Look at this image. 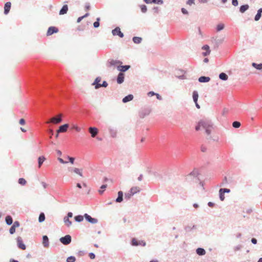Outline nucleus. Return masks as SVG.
<instances>
[{
    "label": "nucleus",
    "instance_id": "obj_51",
    "mask_svg": "<svg viewBox=\"0 0 262 262\" xmlns=\"http://www.w3.org/2000/svg\"><path fill=\"white\" fill-rule=\"evenodd\" d=\"M242 246L240 245H237L236 246H235L234 247V251H238L239 250H241V249L242 248Z\"/></svg>",
    "mask_w": 262,
    "mask_h": 262
},
{
    "label": "nucleus",
    "instance_id": "obj_24",
    "mask_svg": "<svg viewBox=\"0 0 262 262\" xmlns=\"http://www.w3.org/2000/svg\"><path fill=\"white\" fill-rule=\"evenodd\" d=\"M196 253L200 256H203L206 254V251L204 248H198L196 250Z\"/></svg>",
    "mask_w": 262,
    "mask_h": 262
},
{
    "label": "nucleus",
    "instance_id": "obj_19",
    "mask_svg": "<svg viewBox=\"0 0 262 262\" xmlns=\"http://www.w3.org/2000/svg\"><path fill=\"white\" fill-rule=\"evenodd\" d=\"M134 96L132 94H129L123 98L122 102L124 103H127L132 100Z\"/></svg>",
    "mask_w": 262,
    "mask_h": 262
},
{
    "label": "nucleus",
    "instance_id": "obj_36",
    "mask_svg": "<svg viewBox=\"0 0 262 262\" xmlns=\"http://www.w3.org/2000/svg\"><path fill=\"white\" fill-rule=\"evenodd\" d=\"M63 221L66 225L68 227H70L72 225V222L69 220V218H68L66 216L64 217Z\"/></svg>",
    "mask_w": 262,
    "mask_h": 262
},
{
    "label": "nucleus",
    "instance_id": "obj_8",
    "mask_svg": "<svg viewBox=\"0 0 262 262\" xmlns=\"http://www.w3.org/2000/svg\"><path fill=\"white\" fill-rule=\"evenodd\" d=\"M134 189H137V187H133L130 189V191L128 192L125 194V199L126 200H128L130 199V198L135 194V192H133Z\"/></svg>",
    "mask_w": 262,
    "mask_h": 262
},
{
    "label": "nucleus",
    "instance_id": "obj_30",
    "mask_svg": "<svg viewBox=\"0 0 262 262\" xmlns=\"http://www.w3.org/2000/svg\"><path fill=\"white\" fill-rule=\"evenodd\" d=\"M69 170H73L75 173L78 174L81 177H82L81 170H80V169L77 168H71L70 169H69Z\"/></svg>",
    "mask_w": 262,
    "mask_h": 262
},
{
    "label": "nucleus",
    "instance_id": "obj_7",
    "mask_svg": "<svg viewBox=\"0 0 262 262\" xmlns=\"http://www.w3.org/2000/svg\"><path fill=\"white\" fill-rule=\"evenodd\" d=\"M58 32V29L57 27L54 26L50 27L47 31V35L50 36L54 33H57Z\"/></svg>",
    "mask_w": 262,
    "mask_h": 262
},
{
    "label": "nucleus",
    "instance_id": "obj_37",
    "mask_svg": "<svg viewBox=\"0 0 262 262\" xmlns=\"http://www.w3.org/2000/svg\"><path fill=\"white\" fill-rule=\"evenodd\" d=\"M46 217L44 213L41 212L39 214V217H38V222L39 223L43 222L45 220Z\"/></svg>",
    "mask_w": 262,
    "mask_h": 262
},
{
    "label": "nucleus",
    "instance_id": "obj_21",
    "mask_svg": "<svg viewBox=\"0 0 262 262\" xmlns=\"http://www.w3.org/2000/svg\"><path fill=\"white\" fill-rule=\"evenodd\" d=\"M11 4L10 2H7L4 6V13L7 14L10 10Z\"/></svg>",
    "mask_w": 262,
    "mask_h": 262
},
{
    "label": "nucleus",
    "instance_id": "obj_5",
    "mask_svg": "<svg viewBox=\"0 0 262 262\" xmlns=\"http://www.w3.org/2000/svg\"><path fill=\"white\" fill-rule=\"evenodd\" d=\"M131 244L134 246H145L146 245V243L144 241H138L135 238H133L132 240Z\"/></svg>",
    "mask_w": 262,
    "mask_h": 262
},
{
    "label": "nucleus",
    "instance_id": "obj_40",
    "mask_svg": "<svg viewBox=\"0 0 262 262\" xmlns=\"http://www.w3.org/2000/svg\"><path fill=\"white\" fill-rule=\"evenodd\" d=\"M225 193H224L223 191H222L221 189L219 190V198L221 201H223L225 200Z\"/></svg>",
    "mask_w": 262,
    "mask_h": 262
},
{
    "label": "nucleus",
    "instance_id": "obj_52",
    "mask_svg": "<svg viewBox=\"0 0 262 262\" xmlns=\"http://www.w3.org/2000/svg\"><path fill=\"white\" fill-rule=\"evenodd\" d=\"M221 190H222V191L224 192V193H229L231 191L230 189L226 188H221Z\"/></svg>",
    "mask_w": 262,
    "mask_h": 262
},
{
    "label": "nucleus",
    "instance_id": "obj_38",
    "mask_svg": "<svg viewBox=\"0 0 262 262\" xmlns=\"http://www.w3.org/2000/svg\"><path fill=\"white\" fill-rule=\"evenodd\" d=\"M83 217L84 216L81 215H78L74 217V219L77 222H81L83 220Z\"/></svg>",
    "mask_w": 262,
    "mask_h": 262
},
{
    "label": "nucleus",
    "instance_id": "obj_18",
    "mask_svg": "<svg viewBox=\"0 0 262 262\" xmlns=\"http://www.w3.org/2000/svg\"><path fill=\"white\" fill-rule=\"evenodd\" d=\"M42 244L45 247H48L49 246V238L47 235H43L42 236Z\"/></svg>",
    "mask_w": 262,
    "mask_h": 262
},
{
    "label": "nucleus",
    "instance_id": "obj_14",
    "mask_svg": "<svg viewBox=\"0 0 262 262\" xmlns=\"http://www.w3.org/2000/svg\"><path fill=\"white\" fill-rule=\"evenodd\" d=\"M62 121L61 115L54 117L51 119V121L54 124H58L61 122Z\"/></svg>",
    "mask_w": 262,
    "mask_h": 262
},
{
    "label": "nucleus",
    "instance_id": "obj_25",
    "mask_svg": "<svg viewBox=\"0 0 262 262\" xmlns=\"http://www.w3.org/2000/svg\"><path fill=\"white\" fill-rule=\"evenodd\" d=\"M261 13H262V8H261L258 10L257 14L255 16L254 20L255 21H258L260 19V18L261 16Z\"/></svg>",
    "mask_w": 262,
    "mask_h": 262
},
{
    "label": "nucleus",
    "instance_id": "obj_44",
    "mask_svg": "<svg viewBox=\"0 0 262 262\" xmlns=\"http://www.w3.org/2000/svg\"><path fill=\"white\" fill-rule=\"evenodd\" d=\"M99 21H100V18L99 17L97 18L96 21H95L93 24V26H94V28H97L99 27V26L100 25Z\"/></svg>",
    "mask_w": 262,
    "mask_h": 262
},
{
    "label": "nucleus",
    "instance_id": "obj_34",
    "mask_svg": "<svg viewBox=\"0 0 262 262\" xmlns=\"http://www.w3.org/2000/svg\"><path fill=\"white\" fill-rule=\"evenodd\" d=\"M180 72L182 74L181 75L177 76L176 77L179 79H186V77L184 75L185 72L184 70H180Z\"/></svg>",
    "mask_w": 262,
    "mask_h": 262
},
{
    "label": "nucleus",
    "instance_id": "obj_63",
    "mask_svg": "<svg viewBox=\"0 0 262 262\" xmlns=\"http://www.w3.org/2000/svg\"><path fill=\"white\" fill-rule=\"evenodd\" d=\"M156 94V93H155L153 91H150V92H149L148 93H147V95L149 97H151L152 96H154Z\"/></svg>",
    "mask_w": 262,
    "mask_h": 262
},
{
    "label": "nucleus",
    "instance_id": "obj_54",
    "mask_svg": "<svg viewBox=\"0 0 262 262\" xmlns=\"http://www.w3.org/2000/svg\"><path fill=\"white\" fill-rule=\"evenodd\" d=\"M20 225L19 222L18 221H15L12 225V226L15 228L19 227Z\"/></svg>",
    "mask_w": 262,
    "mask_h": 262
},
{
    "label": "nucleus",
    "instance_id": "obj_50",
    "mask_svg": "<svg viewBox=\"0 0 262 262\" xmlns=\"http://www.w3.org/2000/svg\"><path fill=\"white\" fill-rule=\"evenodd\" d=\"M100 88L101 87H104L106 88L108 85V83L106 81H103L102 83V84H100Z\"/></svg>",
    "mask_w": 262,
    "mask_h": 262
},
{
    "label": "nucleus",
    "instance_id": "obj_9",
    "mask_svg": "<svg viewBox=\"0 0 262 262\" xmlns=\"http://www.w3.org/2000/svg\"><path fill=\"white\" fill-rule=\"evenodd\" d=\"M89 132L91 135V136L93 138H94L96 137V136L98 133V130L96 127H90L89 129Z\"/></svg>",
    "mask_w": 262,
    "mask_h": 262
},
{
    "label": "nucleus",
    "instance_id": "obj_58",
    "mask_svg": "<svg viewBox=\"0 0 262 262\" xmlns=\"http://www.w3.org/2000/svg\"><path fill=\"white\" fill-rule=\"evenodd\" d=\"M186 4L188 5H192L194 4V0H188L186 2Z\"/></svg>",
    "mask_w": 262,
    "mask_h": 262
},
{
    "label": "nucleus",
    "instance_id": "obj_57",
    "mask_svg": "<svg viewBox=\"0 0 262 262\" xmlns=\"http://www.w3.org/2000/svg\"><path fill=\"white\" fill-rule=\"evenodd\" d=\"M72 128L76 130L77 132H79L80 131V128L78 126L75 125H74L72 127Z\"/></svg>",
    "mask_w": 262,
    "mask_h": 262
},
{
    "label": "nucleus",
    "instance_id": "obj_17",
    "mask_svg": "<svg viewBox=\"0 0 262 262\" xmlns=\"http://www.w3.org/2000/svg\"><path fill=\"white\" fill-rule=\"evenodd\" d=\"M144 2L146 4H157L159 5H162L163 4L162 0H144Z\"/></svg>",
    "mask_w": 262,
    "mask_h": 262
},
{
    "label": "nucleus",
    "instance_id": "obj_20",
    "mask_svg": "<svg viewBox=\"0 0 262 262\" xmlns=\"http://www.w3.org/2000/svg\"><path fill=\"white\" fill-rule=\"evenodd\" d=\"M198 80L201 83L208 82L210 80V78L203 76L199 77Z\"/></svg>",
    "mask_w": 262,
    "mask_h": 262
},
{
    "label": "nucleus",
    "instance_id": "obj_11",
    "mask_svg": "<svg viewBox=\"0 0 262 262\" xmlns=\"http://www.w3.org/2000/svg\"><path fill=\"white\" fill-rule=\"evenodd\" d=\"M202 49L206 51L205 52L202 53V55L204 56H207L210 54V50L209 46L208 45H204L202 47Z\"/></svg>",
    "mask_w": 262,
    "mask_h": 262
},
{
    "label": "nucleus",
    "instance_id": "obj_43",
    "mask_svg": "<svg viewBox=\"0 0 262 262\" xmlns=\"http://www.w3.org/2000/svg\"><path fill=\"white\" fill-rule=\"evenodd\" d=\"M120 28L119 27H116L114 29H113L112 31V33L114 36L117 35V34L120 30Z\"/></svg>",
    "mask_w": 262,
    "mask_h": 262
},
{
    "label": "nucleus",
    "instance_id": "obj_42",
    "mask_svg": "<svg viewBox=\"0 0 262 262\" xmlns=\"http://www.w3.org/2000/svg\"><path fill=\"white\" fill-rule=\"evenodd\" d=\"M240 126H241V123L238 121H235L232 123V126L234 128H238L240 127Z\"/></svg>",
    "mask_w": 262,
    "mask_h": 262
},
{
    "label": "nucleus",
    "instance_id": "obj_48",
    "mask_svg": "<svg viewBox=\"0 0 262 262\" xmlns=\"http://www.w3.org/2000/svg\"><path fill=\"white\" fill-rule=\"evenodd\" d=\"M142 12L145 13L147 11V7L145 5H142L140 6Z\"/></svg>",
    "mask_w": 262,
    "mask_h": 262
},
{
    "label": "nucleus",
    "instance_id": "obj_49",
    "mask_svg": "<svg viewBox=\"0 0 262 262\" xmlns=\"http://www.w3.org/2000/svg\"><path fill=\"white\" fill-rule=\"evenodd\" d=\"M15 227L12 226L10 229H9V232L11 234H13L15 232Z\"/></svg>",
    "mask_w": 262,
    "mask_h": 262
},
{
    "label": "nucleus",
    "instance_id": "obj_31",
    "mask_svg": "<svg viewBox=\"0 0 262 262\" xmlns=\"http://www.w3.org/2000/svg\"><path fill=\"white\" fill-rule=\"evenodd\" d=\"M142 39L140 37L135 36L133 38V41L135 43L139 44L141 42Z\"/></svg>",
    "mask_w": 262,
    "mask_h": 262
},
{
    "label": "nucleus",
    "instance_id": "obj_15",
    "mask_svg": "<svg viewBox=\"0 0 262 262\" xmlns=\"http://www.w3.org/2000/svg\"><path fill=\"white\" fill-rule=\"evenodd\" d=\"M130 68V66L129 65L119 66L117 67V70L123 73L127 71Z\"/></svg>",
    "mask_w": 262,
    "mask_h": 262
},
{
    "label": "nucleus",
    "instance_id": "obj_53",
    "mask_svg": "<svg viewBox=\"0 0 262 262\" xmlns=\"http://www.w3.org/2000/svg\"><path fill=\"white\" fill-rule=\"evenodd\" d=\"M68 159H69V162L71 164H73L74 163V160H75V158H74L71 157H70V156H68Z\"/></svg>",
    "mask_w": 262,
    "mask_h": 262
},
{
    "label": "nucleus",
    "instance_id": "obj_61",
    "mask_svg": "<svg viewBox=\"0 0 262 262\" xmlns=\"http://www.w3.org/2000/svg\"><path fill=\"white\" fill-rule=\"evenodd\" d=\"M232 4L234 6H237L238 4L237 0H232Z\"/></svg>",
    "mask_w": 262,
    "mask_h": 262
},
{
    "label": "nucleus",
    "instance_id": "obj_23",
    "mask_svg": "<svg viewBox=\"0 0 262 262\" xmlns=\"http://www.w3.org/2000/svg\"><path fill=\"white\" fill-rule=\"evenodd\" d=\"M68 10V6L67 5H64L59 11L60 15H63L67 13Z\"/></svg>",
    "mask_w": 262,
    "mask_h": 262
},
{
    "label": "nucleus",
    "instance_id": "obj_60",
    "mask_svg": "<svg viewBox=\"0 0 262 262\" xmlns=\"http://www.w3.org/2000/svg\"><path fill=\"white\" fill-rule=\"evenodd\" d=\"M181 12L184 14H188V11L186 9H185L184 8H182L181 9Z\"/></svg>",
    "mask_w": 262,
    "mask_h": 262
},
{
    "label": "nucleus",
    "instance_id": "obj_4",
    "mask_svg": "<svg viewBox=\"0 0 262 262\" xmlns=\"http://www.w3.org/2000/svg\"><path fill=\"white\" fill-rule=\"evenodd\" d=\"M17 242V246L18 248L21 250H25L26 249V246L25 244L24 243L21 237L18 236L16 238Z\"/></svg>",
    "mask_w": 262,
    "mask_h": 262
},
{
    "label": "nucleus",
    "instance_id": "obj_16",
    "mask_svg": "<svg viewBox=\"0 0 262 262\" xmlns=\"http://www.w3.org/2000/svg\"><path fill=\"white\" fill-rule=\"evenodd\" d=\"M101 78L100 77H97L94 80L92 85H95V89H98L100 88L99 82L101 81Z\"/></svg>",
    "mask_w": 262,
    "mask_h": 262
},
{
    "label": "nucleus",
    "instance_id": "obj_62",
    "mask_svg": "<svg viewBox=\"0 0 262 262\" xmlns=\"http://www.w3.org/2000/svg\"><path fill=\"white\" fill-rule=\"evenodd\" d=\"M117 35L119 36L121 38H122L124 36L123 33L120 30L119 31V32L117 34Z\"/></svg>",
    "mask_w": 262,
    "mask_h": 262
},
{
    "label": "nucleus",
    "instance_id": "obj_47",
    "mask_svg": "<svg viewBox=\"0 0 262 262\" xmlns=\"http://www.w3.org/2000/svg\"><path fill=\"white\" fill-rule=\"evenodd\" d=\"M107 185L106 184H103L102 185L100 188L102 190H99V192L100 194H102L104 191V189L106 188Z\"/></svg>",
    "mask_w": 262,
    "mask_h": 262
},
{
    "label": "nucleus",
    "instance_id": "obj_12",
    "mask_svg": "<svg viewBox=\"0 0 262 262\" xmlns=\"http://www.w3.org/2000/svg\"><path fill=\"white\" fill-rule=\"evenodd\" d=\"M122 62L120 60L111 59L107 61L108 67L115 66L117 64H121Z\"/></svg>",
    "mask_w": 262,
    "mask_h": 262
},
{
    "label": "nucleus",
    "instance_id": "obj_10",
    "mask_svg": "<svg viewBox=\"0 0 262 262\" xmlns=\"http://www.w3.org/2000/svg\"><path fill=\"white\" fill-rule=\"evenodd\" d=\"M69 125L68 124H64L59 126L58 129L57 130L58 133H64L67 132Z\"/></svg>",
    "mask_w": 262,
    "mask_h": 262
},
{
    "label": "nucleus",
    "instance_id": "obj_3",
    "mask_svg": "<svg viewBox=\"0 0 262 262\" xmlns=\"http://www.w3.org/2000/svg\"><path fill=\"white\" fill-rule=\"evenodd\" d=\"M151 109L150 108H142L139 113V116L140 118H144L146 116L149 115Z\"/></svg>",
    "mask_w": 262,
    "mask_h": 262
},
{
    "label": "nucleus",
    "instance_id": "obj_27",
    "mask_svg": "<svg viewBox=\"0 0 262 262\" xmlns=\"http://www.w3.org/2000/svg\"><path fill=\"white\" fill-rule=\"evenodd\" d=\"M46 158L43 156H40L38 158V167L40 168L42 164H43V162L45 161Z\"/></svg>",
    "mask_w": 262,
    "mask_h": 262
},
{
    "label": "nucleus",
    "instance_id": "obj_28",
    "mask_svg": "<svg viewBox=\"0 0 262 262\" xmlns=\"http://www.w3.org/2000/svg\"><path fill=\"white\" fill-rule=\"evenodd\" d=\"M219 78L222 80L226 81L228 79V75L225 73H221L219 74Z\"/></svg>",
    "mask_w": 262,
    "mask_h": 262
},
{
    "label": "nucleus",
    "instance_id": "obj_55",
    "mask_svg": "<svg viewBox=\"0 0 262 262\" xmlns=\"http://www.w3.org/2000/svg\"><path fill=\"white\" fill-rule=\"evenodd\" d=\"M184 229L186 232H190L192 229V228L191 226H187Z\"/></svg>",
    "mask_w": 262,
    "mask_h": 262
},
{
    "label": "nucleus",
    "instance_id": "obj_26",
    "mask_svg": "<svg viewBox=\"0 0 262 262\" xmlns=\"http://www.w3.org/2000/svg\"><path fill=\"white\" fill-rule=\"evenodd\" d=\"M249 6L248 4L242 5L239 7V11L242 13H244L249 9Z\"/></svg>",
    "mask_w": 262,
    "mask_h": 262
},
{
    "label": "nucleus",
    "instance_id": "obj_22",
    "mask_svg": "<svg viewBox=\"0 0 262 262\" xmlns=\"http://www.w3.org/2000/svg\"><path fill=\"white\" fill-rule=\"evenodd\" d=\"M123 193L122 191H119L118 193V197L115 200L117 203H121L123 201Z\"/></svg>",
    "mask_w": 262,
    "mask_h": 262
},
{
    "label": "nucleus",
    "instance_id": "obj_2",
    "mask_svg": "<svg viewBox=\"0 0 262 262\" xmlns=\"http://www.w3.org/2000/svg\"><path fill=\"white\" fill-rule=\"evenodd\" d=\"M59 241L64 245H69L72 241V237L70 235H66L59 238Z\"/></svg>",
    "mask_w": 262,
    "mask_h": 262
},
{
    "label": "nucleus",
    "instance_id": "obj_35",
    "mask_svg": "<svg viewBox=\"0 0 262 262\" xmlns=\"http://www.w3.org/2000/svg\"><path fill=\"white\" fill-rule=\"evenodd\" d=\"M109 132L112 137L115 138L116 137L117 132L115 129L110 128H109Z\"/></svg>",
    "mask_w": 262,
    "mask_h": 262
},
{
    "label": "nucleus",
    "instance_id": "obj_13",
    "mask_svg": "<svg viewBox=\"0 0 262 262\" xmlns=\"http://www.w3.org/2000/svg\"><path fill=\"white\" fill-rule=\"evenodd\" d=\"M124 80V74L123 73L120 72L117 78V82L118 84H121Z\"/></svg>",
    "mask_w": 262,
    "mask_h": 262
},
{
    "label": "nucleus",
    "instance_id": "obj_45",
    "mask_svg": "<svg viewBox=\"0 0 262 262\" xmlns=\"http://www.w3.org/2000/svg\"><path fill=\"white\" fill-rule=\"evenodd\" d=\"M18 182L21 185H25L26 184L27 181L24 178H19Z\"/></svg>",
    "mask_w": 262,
    "mask_h": 262
},
{
    "label": "nucleus",
    "instance_id": "obj_33",
    "mask_svg": "<svg viewBox=\"0 0 262 262\" xmlns=\"http://www.w3.org/2000/svg\"><path fill=\"white\" fill-rule=\"evenodd\" d=\"M193 100L194 102H196L198 100L199 95L196 91H194L192 93Z\"/></svg>",
    "mask_w": 262,
    "mask_h": 262
},
{
    "label": "nucleus",
    "instance_id": "obj_59",
    "mask_svg": "<svg viewBox=\"0 0 262 262\" xmlns=\"http://www.w3.org/2000/svg\"><path fill=\"white\" fill-rule=\"evenodd\" d=\"M202 127L201 124H200V121L198 122V124L196 125L195 129L196 130H199L200 129V127Z\"/></svg>",
    "mask_w": 262,
    "mask_h": 262
},
{
    "label": "nucleus",
    "instance_id": "obj_41",
    "mask_svg": "<svg viewBox=\"0 0 262 262\" xmlns=\"http://www.w3.org/2000/svg\"><path fill=\"white\" fill-rule=\"evenodd\" d=\"M225 27V26L223 24H219L217 25L216 30L217 32L221 31L223 30Z\"/></svg>",
    "mask_w": 262,
    "mask_h": 262
},
{
    "label": "nucleus",
    "instance_id": "obj_6",
    "mask_svg": "<svg viewBox=\"0 0 262 262\" xmlns=\"http://www.w3.org/2000/svg\"><path fill=\"white\" fill-rule=\"evenodd\" d=\"M84 217H85L86 221L92 224H96L98 223V221L96 218L92 217L90 215L87 213H85L84 214Z\"/></svg>",
    "mask_w": 262,
    "mask_h": 262
},
{
    "label": "nucleus",
    "instance_id": "obj_46",
    "mask_svg": "<svg viewBox=\"0 0 262 262\" xmlns=\"http://www.w3.org/2000/svg\"><path fill=\"white\" fill-rule=\"evenodd\" d=\"M76 260V258L73 256H70L68 257L67 259V262H75Z\"/></svg>",
    "mask_w": 262,
    "mask_h": 262
},
{
    "label": "nucleus",
    "instance_id": "obj_29",
    "mask_svg": "<svg viewBox=\"0 0 262 262\" xmlns=\"http://www.w3.org/2000/svg\"><path fill=\"white\" fill-rule=\"evenodd\" d=\"M6 223L8 225H11L13 223V219L10 215H7L6 217Z\"/></svg>",
    "mask_w": 262,
    "mask_h": 262
},
{
    "label": "nucleus",
    "instance_id": "obj_56",
    "mask_svg": "<svg viewBox=\"0 0 262 262\" xmlns=\"http://www.w3.org/2000/svg\"><path fill=\"white\" fill-rule=\"evenodd\" d=\"M89 257L92 259H93L95 258V254L92 252L89 253Z\"/></svg>",
    "mask_w": 262,
    "mask_h": 262
},
{
    "label": "nucleus",
    "instance_id": "obj_1",
    "mask_svg": "<svg viewBox=\"0 0 262 262\" xmlns=\"http://www.w3.org/2000/svg\"><path fill=\"white\" fill-rule=\"evenodd\" d=\"M200 124L202 125V127L205 130L206 134L209 135L213 128L212 122L209 120L203 119L200 121Z\"/></svg>",
    "mask_w": 262,
    "mask_h": 262
},
{
    "label": "nucleus",
    "instance_id": "obj_39",
    "mask_svg": "<svg viewBox=\"0 0 262 262\" xmlns=\"http://www.w3.org/2000/svg\"><path fill=\"white\" fill-rule=\"evenodd\" d=\"M199 174V171L196 169H194L189 174V176H192L194 177H197Z\"/></svg>",
    "mask_w": 262,
    "mask_h": 262
},
{
    "label": "nucleus",
    "instance_id": "obj_64",
    "mask_svg": "<svg viewBox=\"0 0 262 262\" xmlns=\"http://www.w3.org/2000/svg\"><path fill=\"white\" fill-rule=\"evenodd\" d=\"M25 120L23 118H21L19 120V123L21 125H24L25 124Z\"/></svg>",
    "mask_w": 262,
    "mask_h": 262
},
{
    "label": "nucleus",
    "instance_id": "obj_32",
    "mask_svg": "<svg viewBox=\"0 0 262 262\" xmlns=\"http://www.w3.org/2000/svg\"><path fill=\"white\" fill-rule=\"evenodd\" d=\"M252 66L257 70H262V63H256L255 62H253Z\"/></svg>",
    "mask_w": 262,
    "mask_h": 262
}]
</instances>
